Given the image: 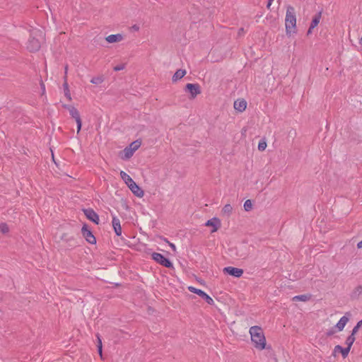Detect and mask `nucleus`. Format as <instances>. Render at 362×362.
<instances>
[{
	"mask_svg": "<svg viewBox=\"0 0 362 362\" xmlns=\"http://www.w3.org/2000/svg\"><path fill=\"white\" fill-rule=\"evenodd\" d=\"M120 176L127 186L134 181L132 177L124 171L120 172Z\"/></svg>",
	"mask_w": 362,
	"mask_h": 362,
	"instance_id": "5701e85b",
	"label": "nucleus"
},
{
	"mask_svg": "<svg viewBox=\"0 0 362 362\" xmlns=\"http://www.w3.org/2000/svg\"><path fill=\"white\" fill-rule=\"evenodd\" d=\"M251 340L256 349L263 350L266 348V338L262 329L259 326H253L250 329Z\"/></svg>",
	"mask_w": 362,
	"mask_h": 362,
	"instance_id": "f257e3e1",
	"label": "nucleus"
},
{
	"mask_svg": "<svg viewBox=\"0 0 362 362\" xmlns=\"http://www.w3.org/2000/svg\"><path fill=\"white\" fill-rule=\"evenodd\" d=\"M134 153V152L127 146L121 153L120 157L123 160H127L133 156Z\"/></svg>",
	"mask_w": 362,
	"mask_h": 362,
	"instance_id": "aec40b11",
	"label": "nucleus"
},
{
	"mask_svg": "<svg viewBox=\"0 0 362 362\" xmlns=\"http://www.w3.org/2000/svg\"><path fill=\"white\" fill-rule=\"evenodd\" d=\"M124 69V64L117 65V66L114 67V70L116 71H120V70H123Z\"/></svg>",
	"mask_w": 362,
	"mask_h": 362,
	"instance_id": "f704fd0d",
	"label": "nucleus"
},
{
	"mask_svg": "<svg viewBox=\"0 0 362 362\" xmlns=\"http://www.w3.org/2000/svg\"><path fill=\"white\" fill-rule=\"evenodd\" d=\"M350 349L349 347H346V348H343L341 349L340 353L341 354L342 356L344 358H346V356H348L349 351H350Z\"/></svg>",
	"mask_w": 362,
	"mask_h": 362,
	"instance_id": "7c9ffc66",
	"label": "nucleus"
},
{
	"mask_svg": "<svg viewBox=\"0 0 362 362\" xmlns=\"http://www.w3.org/2000/svg\"><path fill=\"white\" fill-rule=\"evenodd\" d=\"M355 334H353V332H351V334L350 336H349L346 340V344L347 345V347L351 349L352 344H354L355 341Z\"/></svg>",
	"mask_w": 362,
	"mask_h": 362,
	"instance_id": "a878e982",
	"label": "nucleus"
},
{
	"mask_svg": "<svg viewBox=\"0 0 362 362\" xmlns=\"http://www.w3.org/2000/svg\"><path fill=\"white\" fill-rule=\"evenodd\" d=\"M322 17V11H320L313 18L310 28L308 30L307 35H309L312 33L313 30L317 26Z\"/></svg>",
	"mask_w": 362,
	"mask_h": 362,
	"instance_id": "9b49d317",
	"label": "nucleus"
},
{
	"mask_svg": "<svg viewBox=\"0 0 362 362\" xmlns=\"http://www.w3.org/2000/svg\"><path fill=\"white\" fill-rule=\"evenodd\" d=\"M362 296V284L356 286L351 293V298L357 299Z\"/></svg>",
	"mask_w": 362,
	"mask_h": 362,
	"instance_id": "f3484780",
	"label": "nucleus"
},
{
	"mask_svg": "<svg viewBox=\"0 0 362 362\" xmlns=\"http://www.w3.org/2000/svg\"><path fill=\"white\" fill-rule=\"evenodd\" d=\"M205 226H211L213 227V230H211V233H214L218 230V229L221 226V221L217 218H213L210 220H208L206 223H205Z\"/></svg>",
	"mask_w": 362,
	"mask_h": 362,
	"instance_id": "f8f14e48",
	"label": "nucleus"
},
{
	"mask_svg": "<svg viewBox=\"0 0 362 362\" xmlns=\"http://www.w3.org/2000/svg\"><path fill=\"white\" fill-rule=\"evenodd\" d=\"M9 228L8 225L5 223H0V232H1L4 234H6L8 233Z\"/></svg>",
	"mask_w": 362,
	"mask_h": 362,
	"instance_id": "cd10ccee",
	"label": "nucleus"
},
{
	"mask_svg": "<svg viewBox=\"0 0 362 362\" xmlns=\"http://www.w3.org/2000/svg\"><path fill=\"white\" fill-rule=\"evenodd\" d=\"M342 349V346H341L340 345H337L335 347H334V354L337 353V351H341Z\"/></svg>",
	"mask_w": 362,
	"mask_h": 362,
	"instance_id": "e433bc0d",
	"label": "nucleus"
},
{
	"mask_svg": "<svg viewBox=\"0 0 362 362\" xmlns=\"http://www.w3.org/2000/svg\"><path fill=\"white\" fill-rule=\"evenodd\" d=\"M185 90L189 92L192 99L201 93L200 86L198 83H187Z\"/></svg>",
	"mask_w": 362,
	"mask_h": 362,
	"instance_id": "423d86ee",
	"label": "nucleus"
},
{
	"mask_svg": "<svg viewBox=\"0 0 362 362\" xmlns=\"http://www.w3.org/2000/svg\"><path fill=\"white\" fill-rule=\"evenodd\" d=\"M128 187L129 188V189L132 192V193L138 197H143L144 195V192L143 189H141L137 185L136 183L133 181V182L130 183L129 185H128Z\"/></svg>",
	"mask_w": 362,
	"mask_h": 362,
	"instance_id": "1a4fd4ad",
	"label": "nucleus"
},
{
	"mask_svg": "<svg viewBox=\"0 0 362 362\" xmlns=\"http://www.w3.org/2000/svg\"><path fill=\"white\" fill-rule=\"evenodd\" d=\"M41 87H42V93H44L45 91V87L42 82L41 83Z\"/></svg>",
	"mask_w": 362,
	"mask_h": 362,
	"instance_id": "ea45409f",
	"label": "nucleus"
},
{
	"mask_svg": "<svg viewBox=\"0 0 362 362\" xmlns=\"http://www.w3.org/2000/svg\"><path fill=\"white\" fill-rule=\"evenodd\" d=\"M247 107V103L245 100H237L234 102V108L239 111L243 112Z\"/></svg>",
	"mask_w": 362,
	"mask_h": 362,
	"instance_id": "2eb2a0df",
	"label": "nucleus"
},
{
	"mask_svg": "<svg viewBox=\"0 0 362 362\" xmlns=\"http://www.w3.org/2000/svg\"><path fill=\"white\" fill-rule=\"evenodd\" d=\"M243 32H244V29L243 28H240L239 31H238V35H240Z\"/></svg>",
	"mask_w": 362,
	"mask_h": 362,
	"instance_id": "37998d69",
	"label": "nucleus"
},
{
	"mask_svg": "<svg viewBox=\"0 0 362 362\" xmlns=\"http://www.w3.org/2000/svg\"><path fill=\"white\" fill-rule=\"evenodd\" d=\"M358 248H362V240L360 241L357 245Z\"/></svg>",
	"mask_w": 362,
	"mask_h": 362,
	"instance_id": "79ce46f5",
	"label": "nucleus"
},
{
	"mask_svg": "<svg viewBox=\"0 0 362 362\" xmlns=\"http://www.w3.org/2000/svg\"><path fill=\"white\" fill-rule=\"evenodd\" d=\"M152 258L157 262L158 263L160 264L161 265L167 267V268H172L173 264L172 262L167 258H165L163 255L157 252H153L152 254Z\"/></svg>",
	"mask_w": 362,
	"mask_h": 362,
	"instance_id": "20e7f679",
	"label": "nucleus"
},
{
	"mask_svg": "<svg viewBox=\"0 0 362 362\" xmlns=\"http://www.w3.org/2000/svg\"><path fill=\"white\" fill-rule=\"evenodd\" d=\"M267 146V145L266 141L264 139L261 140L258 144V150L260 151H263L266 149Z\"/></svg>",
	"mask_w": 362,
	"mask_h": 362,
	"instance_id": "c85d7f7f",
	"label": "nucleus"
},
{
	"mask_svg": "<svg viewBox=\"0 0 362 362\" xmlns=\"http://www.w3.org/2000/svg\"><path fill=\"white\" fill-rule=\"evenodd\" d=\"M310 297H311V296L309 294L296 296L292 298V300H293V301L300 300V301L306 302L310 299Z\"/></svg>",
	"mask_w": 362,
	"mask_h": 362,
	"instance_id": "412c9836",
	"label": "nucleus"
},
{
	"mask_svg": "<svg viewBox=\"0 0 362 362\" xmlns=\"http://www.w3.org/2000/svg\"><path fill=\"white\" fill-rule=\"evenodd\" d=\"M233 211V207L230 204H226L222 209V213L223 215L230 216Z\"/></svg>",
	"mask_w": 362,
	"mask_h": 362,
	"instance_id": "b1692460",
	"label": "nucleus"
},
{
	"mask_svg": "<svg viewBox=\"0 0 362 362\" xmlns=\"http://www.w3.org/2000/svg\"><path fill=\"white\" fill-rule=\"evenodd\" d=\"M273 1H274V0H269V1H268V4H267V8L268 9H269V8H270V6H271V5H272V2H273Z\"/></svg>",
	"mask_w": 362,
	"mask_h": 362,
	"instance_id": "4c0bfd02",
	"label": "nucleus"
},
{
	"mask_svg": "<svg viewBox=\"0 0 362 362\" xmlns=\"http://www.w3.org/2000/svg\"><path fill=\"white\" fill-rule=\"evenodd\" d=\"M140 29V27L139 25L137 24H134L133 25L131 28H130V30H132V31H139Z\"/></svg>",
	"mask_w": 362,
	"mask_h": 362,
	"instance_id": "c9c22d12",
	"label": "nucleus"
},
{
	"mask_svg": "<svg viewBox=\"0 0 362 362\" xmlns=\"http://www.w3.org/2000/svg\"><path fill=\"white\" fill-rule=\"evenodd\" d=\"M84 214L91 221L94 222L96 224L99 223V216L98 215L91 209H87L83 210Z\"/></svg>",
	"mask_w": 362,
	"mask_h": 362,
	"instance_id": "9d476101",
	"label": "nucleus"
},
{
	"mask_svg": "<svg viewBox=\"0 0 362 362\" xmlns=\"http://www.w3.org/2000/svg\"><path fill=\"white\" fill-rule=\"evenodd\" d=\"M68 66H65L64 77H67Z\"/></svg>",
	"mask_w": 362,
	"mask_h": 362,
	"instance_id": "a19ab883",
	"label": "nucleus"
},
{
	"mask_svg": "<svg viewBox=\"0 0 362 362\" xmlns=\"http://www.w3.org/2000/svg\"><path fill=\"white\" fill-rule=\"evenodd\" d=\"M186 73L187 71L185 69L177 70L172 77L173 82H177L178 80L182 78L185 76Z\"/></svg>",
	"mask_w": 362,
	"mask_h": 362,
	"instance_id": "a211bd4d",
	"label": "nucleus"
},
{
	"mask_svg": "<svg viewBox=\"0 0 362 362\" xmlns=\"http://www.w3.org/2000/svg\"><path fill=\"white\" fill-rule=\"evenodd\" d=\"M63 107H64L65 109L68 110L70 115L76 121L77 119H81L79 112L78 111V110L75 107H74L72 105H63Z\"/></svg>",
	"mask_w": 362,
	"mask_h": 362,
	"instance_id": "ddd939ff",
	"label": "nucleus"
},
{
	"mask_svg": "<svg viewBox=\"0 0 362 362\" xmlns=\"http://www.w3.org/2000/svg\"><path fill=\"white\" fill-rule=\"evenodd\" d=\"M112 226L117 235L119 236L122 234V227L120 221L117 217L112 218Z\"/></svg>",
	"mask_w": 362,
	"mask_h": 362,
	"instance_id": "4468645a",
	"label": "nucleus"
},
{
	"mask_svg": "<svg viewBox=\"0 0 362 362\" xmlns=\"http://www.w3.org/2000/svg\"><path fill=\"white\" fill-rule=\"evenodd\" d=\"M98 353H99L100 357L103 358L102 341L99 337H98Z\"/></svg>",
	"mask_w": 362,
	"mask_h": 362,
	"instance_id": "473e14b6",
	"label": "nucleus"
},
{
	"mask_svg": "<svg viewBox=\"0 0 362 362\" xmlns=\"http://www.w3.org/2000/svg\"><path fill=\"white\" fill-rule=\"evenodd\" d=\"M348 322L349 317L346 315L343 316L336 325V327L337 328L338 331H342Z\"/></svg>",
	"mask_w": 362,
	"mask_h": 362,
	"instance_id": "6ab92c4d",
	"label": "nucleus"
},
{
	"mask_svg": "<svg viewBox=\"0 0 362 362\" xmlns=\"http://www.w3.org/2000/svg\"><path fill=\"white\" fill-rule=\"evenodd\" d=\"M141 142L139 140H136L130 144L128 146L133 152H135L141 146Z\"/></svg>",
	"mask_w": 362,
	"mask_h": 362,
	"instance_id": "393cba45",
	"label": "nucleus"
},
{
	"mask_svg": "<svg viewBox=\"0 0 362 362\" xmlns=\"http://www.w3.org/2000/svg\"><path fill=\"white\" fill-rule=\"evenodd\" d=\"M169 245L170 246V247L173 249V251L176 250V247L173 243H169Z\"/></svg>",
	"mask_w": 362,
	"mask_h": 362,
	"instance_id": "58836bf2",
	"label": "nucleus"
},
{
	"mask_svg": "<svg viewBox=\"0 0 362 362\" xmlns=\"http://www.w3.org/2000/svg\"><path fill=\"white\" fill-rule=\"evenodd\" d=\"M64 82L63 86H64V95L67 98V99L71 101V93H70V91L69 89V85L67 83L66 76H65L64 78Z\"/></svg>",
	"mask_w": 362,
	"mask_h": 362,
	"instance_id": "4be33fe9",
	"label": "nucleus"
},
{
	"mask_svg": "<svg viewBox=\"0 0 362 362\" xmlns=\"http://www.w3.org/2000/svg\"><path fill=\"white\" fill-rule=\"evenodd\" d=\"M188 289L189 291L194 293L202 297L203 299L206 300V302L209 305H213L214 303V300L204 291H202L201 289L196 288L193 286H189Z\"/></svg>",
	"mask_w": 362,
	"mask_h": 362,
	"instance_id": "39448f33",
	"label": "nucleus"
},
{
	"mask_svg": "<svg viewBox=\"0 0 362 362\" xmlns=\"http://www.w3.org/2000/svg\"><path fill=\"white\" fill-rule=\"evenodd\" d=\"M105 40L109 43L118 42L123 40V36L122 34L110 35L105 37Z\"/></svg>",
	"mask_w": 362,
	"mask_h": 362,
	"instance_id": "dca6fc26",
	"label": "nucleus"
},
{
	"mask_svg": "<svg viewBox=\"0 0 362 362\" xmlns=\"http://www.w3.org/2000/svg\"><path fill=\"white\" fill-rule=\"evenodd\" d=\"M104 81V78L103 76H97V77H94L91 80H90V82L93 84H100L101 83H103Z\"/></svg>",
	"mask_w": 362,
	"mask_h": 362,
	"instance_id": "bb28decb",
	"label": "nucleus"
},
{
	"mask_svg": "<svg viewBox=\"0 0 362 362\" xmlns=\"http://www.w3.org/2000/svg\"><path fill=\"white\" fill-rule=\"evenodd\" d=\"M76 122L77 124V134H78L81 129L82 126L81 119H77Z\"/></svg>",
	"mask_w": 362,
	"mask_h": 362,
	"instance_id": "72a5a7b5",
	"label": "nucleus"
},
{
	"mask_svg": "<svg viewBox=\"0 0 362 362\" xmlns=\"http://www.w3.org/2000/svg\"><path fill=\"white\" fill-rule=\"evenodd\" d=\"M223 272L235 277H240L243 274V270L239 268L228 267L223 269Z\"/></svg>",
	"mask_w": 362,
	"mask_h": 362,
	"instance_id": "6e6552de",
	"label": "nucleus"
},
{
	"mask_svg": "<svg viewBox=\"0 0 362 362\" xmlns=\"http://www.w3.org/2000/svg\"><path fill=\"white\" fill-rule=\"evenodd\" d=\"M360 42H361V43H362V35H361V38Z\"/></svg>",
	"mask_w": 362,
	"mask_h": 362,
	"instance_id": "a18cd8bd",
	"label": "nucleus"
},
{
	"mask_svg": "<svg viewBox=\"0 0 362 362\" xmlns=\"http://www.w3.org/2000/svg\"><path fill=\"white\" fill-rule=\"evenodd\" d=\"M44 40V33L42 30L34 28L31 30L30 38L27 44V49L30 52L38 51Z\"/></svg>",
	"mask_w": 362,
	"mask_h": 362,
	"instance_id": "f03ea898",
	"label": "nucleus"
},
{
	"mask_svg": "<svg viewBox=\"0 0 362 362\" xmlns=\"http://www.w3.org/2000/svg\"><path fill=\"white\" fill-rule=\"evenodd\" d=\"M81 233L87 242L90 244H95L96 243L95 236L93 235L92 232L88 229L86 225L83 226Z\"/></svg>",
	"mask_w": 362,
	"mask_h": 362,
	"instance_id": "0eeeda50",
	"label": "nucleus"
},
{
	"mask_svg": "<svg viewBox=\"0 0 362 362\" xmlns=\"http://www.w3.org/2000/svg\"><path fill=\"white\" fill-rule=\"evenodd\" d=\"M52 159H53V160L54 161V154H53V152H52Z\"/></svg>",
	"mask_w": 362,
	"mask_h": 362,
	"instance_id": "c03bdc74",
	"label": "nucleus"
},
{
	"mask_svg": "<svg viewBox=\"0 0 362 362\" xmlns=\"http://www.w3.org/2000/svg\"><path fill=\"white\" fill-rule=\"evenodd\" d=\"M362 326V320H360L356 325L352 329L353 334H356L358 331L359 328Z\"/></svg>",
	"mask_w": 362,
	"mask_h": 362,
	"instance_id": "2f4dec72",
	"label": "nucleus"
},
{
	"mask_svg": "<svg viewBox=\"0 0 362 362\" xmlns=\"http://www.w3.org/2000/svg\"><path fill=\"white\" fill-rule=\"evenodd\" d=\"M252 202L250 199L246 200L244 203V209L246 211H249L252 209Z\"/></svg>",
	"mask_w": 362,
	"mask_h": 362,
	"instance_id": "c756f323",
	"label": "nucleus"
},
{
	"mask_svg": "<svg viewBox=\"0 0 362 362\" xmlns=\"http://www.w3.org/2000/svg\"><path fill=\"white\" fill-rule=\"evenodd\" d=\"M286 32L287 35L296 33V17L295 8L291 6H287L285 18Z\"/></svg>",
	"mask_w": 362,
	"mask_h": 362,
	"instance_id": "7ed1b4c3",
	"label": "nucleus"
}]
</instances>
